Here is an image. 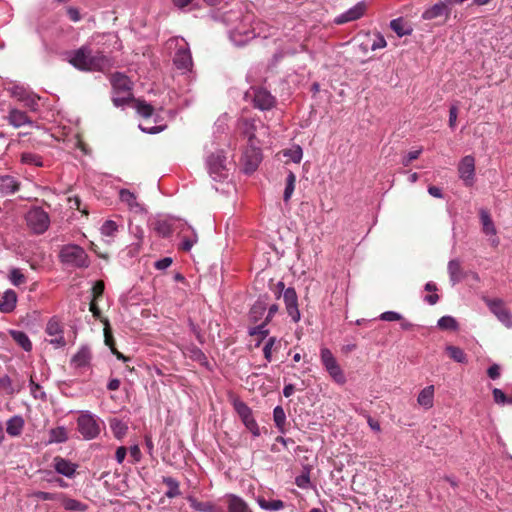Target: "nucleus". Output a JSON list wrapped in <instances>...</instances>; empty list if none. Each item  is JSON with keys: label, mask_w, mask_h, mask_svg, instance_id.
Returning <instances> with one entry per match:
<instances>
[{"label": "nucleus", "mask_w": 512, "mask_h": 512, "mask_svg": "<svg viewBox=\"0 0 512 512\" xmlns=\"http://www.w3.org/2000/svg\"><path fill=\"white\" fill-rule=\"evenodd\" d=\"M66 60L76 69L85 72H102L111 66V60L103 52H94L89 45L66 53Z\"/></svg>", "instance_id": "nucleus-1"}, {"label": "nucleus", "mask_w": 512, "mask_h": 512, "mask_svg": "<svg viewBox=\"0 0 512 512\" xmlns=\"http://www.w3.org/2000/svg\"><path fill=\"white\" fill-rule=\"evenodd\" d=\"M224 21L230 26L229 37L236 46H243L255 38L254 15L240 10L229 11L224 15Z\"/></svg>", "instance_id": "nucleus-2"}, {"label": "nucleus", "mask_w": 512, "mask_h": 512, "mask_svg": "<svg viewBox=\"0 0 512 512\" xmlns=\"http://www.w3.org/2000/svg\"><path fill=\"white\" fill-rule=\"evenodd\" d=\"M167 44L169 49H176L173 57V63L176 68L183 72L190 71L193 61L188 43L183 38L175 37L170 39Z\"/></svg>", "instance_id": "nucleus-3"}, {"label": "nucleus", "mask_w": 512, "mask_h": 512, "mask_svg": "<svg viewBox=\"0 0 512 512\" xmlns=\"http://www.w3.org/2000/svg\"><path fill=\"white\" fill-rule=\"evenodd\" d=\"M60 259L63 263L77 267L86 268L89 266V258L85 250L75 244H68L61 248Z\"/></svg>", "instance_id": "nucleus-4"}, {"label": "nucleus", "mask_w": 512, "mask_h": 512, "mask_svg": "<svg viewBox=\"0 0 512 512\" xmlns=\"http://www.w3.org/2000/svg\"><path fill=\"white\" fill-rule=\"evenodd\" d=\"M320 359L323 367L332 380L339 385H344L347 381L345 373L331 350L327 347H322L320 350Z\"/></svg>", "instance_id": "nucleus-5"}, {"label": "nucleus", "mask_w": 512, "mask_h": 512, "mask_svg": "<svg viewBox=\"0 0 512 512\" xmlns=\"http://www.w3.org/2000/svg\"><path fill=\"white\" fill-rule=\"evenodd\" d=\"M79 433L86 440L96 438L100 434V420L89 411H82L77 419Z\"/></svg>", "instance_id": "nucleus-6"}, {"label": "nucleus", "mask_w": 512, "mask_h": 512, "mask_svg": "<svg viewBox=\"0 0 512 512\" xmlns=\"http://www.w3.org/2000/svg\"><path fill=\"white\" fill-rule=\"evenodd\" d=\"M27 226L35 234H43L50 226L49 214L41 207H32L25 216Z\"/></svg>", "instance_id": "nucleus-7"}, {"label": "nucleus", "mask_w": 512, "mask_h": 512, "mask_svg": "<svg viewBox=\"0 0 512 512\" xmlns=\"http://www.w3.org/2000/svg\"><path fill=\"white\" fill-rule=\"evenodd\" d=\"M225 156L222 151L211 154L207 160V168L211 178L215 181H221L227 178V168L225 165Z\"/></svg>", "instance_id": "nucleus-8"}, {"label": "nucleus", "mask_w": 512, "mask_h": 512, "mask_svg": "<svg viewBox=\"0 0 512 512\" xmlns=\"http://www.w3.org/2000/svg\"><path fill=\"white\" fill-rule=\"evenodd\" d=\"M233 407L245 427L252 433V435L254 437L260 436V429L253 416L251 408L248 407L246 403L238 399L234 400Z\"/></svg>", "instance_id": "nucleus-9"}, {"label": "nucleus", "mask_w": 512, "mask_h": 512, "mask_svg": "<svg viewBox=\"0 0 512 512\" xmlns=\"http://www.w3.org/2000/svg\"><path fill=\"white\" fill-rule=\"evenodd\" d=\"M239 128L242 133L248 138L249 145L251 144H260L261 140L257 138L256 132L260 130V135L268 134V127H266L261 122H256L254 119H242L239 122Z\"/></svg>", "instance_id": "nucleus-10"}, {"label": "nucleus", "mask_w": 512, "mask_h": 512, "mask_svg": "<svg viewBox=\"0 0 512 512\" xmlns=\"http://www.w3.org/2000/svg\"><path fill=\"white\" fill-rule=\"evenodd\" d=\"M485 303L505 327L512 329V313L507 309L503 300L485 299Z\"/></svg>", "instance_id": "nucleus-11"}, {"label": "nucleus", "mask_w": 512, "mask_h": 512, "mask_svg": "<svg viewBox=\"0 0 512 512\" xmlns=\"http://www.w3.org/2000/svg\"><path fill=\"white\" fill-rule=\"evenodd\" d=\"M459 178L466 187H471L475 182V159L471 155L463 157L458 164Z\"/></svg>", "instance_id": "nucleus-12"}, {"label": "nucleus", "mask_w": 512, "mask_h": 512, "mask_svg": "<svg viewBox=\"0 0 512 512\" xmlns=\"http://www.w3.org/2000/svg\"><path fill=\"white\" fill-rule=\"evenodd\" d=\"M136 111L145 120L139 124V128L148 134H156L164 129V126H149L147 124L148 119L153 115V107L145 101L138 100L135 105Z\"/></svg>", "instance_id": "nucleus-13"}, {"label": "nucleus", "mask_w": 512, "mask_h": 512, "mask_svg": "<svg viewBox=\"0 0 512 512\" xmlns=\"http://www.w3.org/2000/svg\"><path fill=\"white\" fill-rule=\"evenodd\" d=\"M479 218L482 226V232L489 236V242L493 247H497L500 244V240L497 237V229L492 220V217L487 209L481 208L479 210Z\"/></svg>", "instance_id": "nucleus-14"}, {"label": "nucleus", "mask_w": 512, "mask_h": 512, "mask_svg": "<svg viewBox=\"0 0 512 512\" xmlns=\"http://www.w3.org/2000/svg\"><path fill=\"white\" fill-rule=\"evenodd\" d=\"M45 332L50 337L48 341L54 346V348H61L66 345V341L63 336V327L56 318H51L48 321Z\"/></svg>", "instance_id": "nucleus-15"}, {"label": "nucleus", "mask_w": 512, "mask_h": 512, "mask_svg": "<svg viewBox=\"0 0 512 512\" xmlns=\"http://www.w3.org/2000/svg\"><path fill=\"white\" fill-rule=\"evenodd\" d=\"M262 160L259 144H251L243 155L244 170L246 173H252L256 170Z\"/></svg>", "instance_id": "nucleus-16"}, {"label": "nucleus", "mask_w": 512, "mask_h": 512, "mask_svg": "<svg viewBox=\"0 0 512 512\" xmlns=\"http://www.w3.org/2000/svg\"><path fill=\"white\" fill-rule=\"evenodd\" d=\"M176 233L181 238L180 248L184 251H190L198 241L196 231L183 220Z\"/></svg>", "instance_id": "nucleus-17"}, {"label": "nucleus", "mask_w": 512, "mask_h": 512, "mask_svg": "<svg viewBox=\"0 0 512 512\" xmlns=\"http://www.w3.org/2000/svg\"><path fill=\"white\" fill-rule=\"evenodd\" d=\"M283 300L288 315L293 322L297 323L300 320V311L298 309V296L295 289L292 287L287 288L284 291Z\"/></svg>", "instance_id": "nucleus-18"}, {"label": "nucleus", "mask_w": 512, "mask_h": 512, "mask_svg": "<svg viewBox=\"0 0 512 512\" xmlns=\"http://www.w3.org/2000/svg\"><path fill=\"white\" fill-rule=\"evenodd\" d=\"M253 103L260 110H269L275 105V98L266 89L258 88L253 90Z\"/></svg>", "instance_id": "nucleus-19"}, {"label": "nucleus", "mask_w": 512, "mask_h": 512, "mask_svg": "<svg viewBox=\"0 0 512 512\" xmlns=\"http://www.w3.org/2000/svg\"><path fill=\"white\" fill-rule=\"evenodd\" d=\"M181 224L182 220L180 219H159L154 223V229L160 236L167 237L170 234L177 232Z\"/></svg>", "instance_id": "nucleus-20"}, {"label": "nucleus", "mask_w": 512, "mask_h": 512, "mask_svg": "<svg viewBox=\"0 0 512 512\" xmlns=\"http://www.w3.org/2000/svg\"><path fill=\"white\" fill-rule=\"evenodd\" d=\"M12 94L17 100L22 102L23 105L29 108L31 111L38 110L39 97H37L35 94L27 92L22 87H15L12 91Z\"/></svg>", "instance_id": "nucleus-21"}, {"label": "nucleus", "mask_w": 512, "mask_h": 512, "mask_svg": "<svg viewBox=\"0 0 512 512\" xmlns=\"http://www.w3.org/2000/svg\"><path fill=\"white\" fill-rule=\"evenodd\" d=\"M53 467L58 474L72 478L75 475L78 466L65 458L56 456L53 459Z\"/></svg>", "instance_id": "nucleus-22"}, {"label": "nucleus", "mask_w": 512, "mask_h": 512, "mask_svg": "<svg viewBox=\"0 0 512 512\" xmlns=\"http://www.w3.org/2000/svg\"><path fill=\"white\" fill-rule=\"evenodd\" d=\"M119 198L128 209L134 213H143L145 209L142 204L137 201L136 195L128 189H121L119 191Z\"/></svg>", "instance_id": "nucleus-23"}, {"label": "nucleus", "mask_w": 512, "mask_h": 512, "mask_svg": "<svg viewBox=\"0 0 512 512\" xmlns=\"http://www.w3.org/2000/svg\"><path fill=\"white\" fill-rule=\"evenodd\" d=\"M366 10V4L364 2H359L354 5L352 8L347 10L345 13L341 14L337 17L336 22L338 24L350 22L361 18Z\"/></svg>", "instance_id": "nucleus-24"}, {"label": "nucleus", "mask_w": 512, "mask_h": 512, "mask_svg": "<svg viewBox=\"0 0 512 512\" xmlns=\"http://www.w3.org/2000/svg\"><path fill=\"white\" fill-rule=\"evenodd\" d=\"M225 500L228 512H252L247 502L238 495L226 494Z\"/></svg>", "instance_id": "nucleus-25"}, {"label": "nucleus", "mask_w": 512, "mask_h": 512, "mask_svg": "<svg viewBox=\"0 0 512 512\" xmlns=\"http://www.w3.org/2000/svg\"><path fill=\"white\" fill-rule=\"evenodd\" d=\"M450 14V10L448 8V3L445 2H438L434 4L433 6L427 8L423 14L422 18L424 20H433L441 16H448Z\"/></svg>", "instance_id": "nucleus-26"}, {"label": "nucleus", "mask_w": 512, "mask_h": 512, "mask_svg": "<svg viewBox=\"0 0 512 512\" xmlns=\"http://www.w3.org/2000/svg\"><path fill=\"white\" fill-rule=\"evenodd\" d=\"M25 421L22 416L14 415L6 422V432L11 437H18L22 434Z\"/></svg>", "instance_id": "nucleus-27"}, {"label": "nucleus", "mask_w": 512, "mask_h": 512, "mask_svg": "<svg viewBox=\"0 0 512 512\" xmlns=\"http://www.w3.org/2000/svg\"><path fill=\"white\" fill-rule=\"evenodd\" d=\"M104 324V341L105 344L110 348L111 352L116 356L117 359L122 360L124 362L128 361V358L123 355L121 352H119L114 347V339L112 336L109 320L104 318L101 320Z\"/></svg>", "instance_id": "nucleus-28"}, {"label": "nucleus", "mask_w": 512, "mask_h": 512, "mask_svg": "<svg viewBox=\"0 0 512 512\" xmlns=\"http://www.w3.org/2000/svg\"><path fill=\"white\" fill-rule=\"evenodd\" d=\"M111 85L114 92L131 93V81L122 73H115L112 75Z\"/></svg>", "instance_id": "nucleus-29"}, {"label": "nucleus", "mask_w": 512, "mask_h": 512, "mask_svg": "<svg viewBox=\"0 0 512 512\" xmlns=\"http://www.w3.org/2000/svg\"><path fill=\"white\" fill-rule=\"evenodd\" d=\"M7 120L9 124L15 128H20L24 125L32 123V121L29 119L25 112L18 110L16 108H12L9 110Z\"/></svg>", "instance_id": "nucleus-30"}, {"label": "nucleus", "mask_w": 512, "mask_h": 512, "mask_svg": "<svg viewBox=\"0 0 512 512\" xmlns=\"http://www.w3.org/2000/svg\"><path fill=\"white\" fill-rule=\"evenodd\" d=\"M277 28L263 20H255L254 23V34L255 38L260 37L267 39L276 34Z\"/></svg>", "instance_id": "nucleus-31"}, {"label": "nucleus", "mask_w": 512, "mask_h": 512, "mask_svg": "<svg viewBox=\"0 0 512 512\" xmlns=\"http://www.w3.org/2000/svg\"><path fill=\"white\" fill-rule=\"evenodd\" d=\"M434 392L435 388L433 385H429L423 388L417 397L418 405L426 410L431 409L434 405Z\"/></svg>", "instance_id": "nucleus-32"}, {"label": "nucleus", "mask_w": 512, "mask_h": 512, "mask_svg": "<svg viewBox=\"0 0 512 512\" xmlns=\"http://www.w3.org/2000/svg\"><path fill=\"white\" fill-rule=\"evenodd\" d=\"M17 296L13 290H7L0 297V311L9 313L13 311L16 306Z\"/></svg>", "instance_id": "nucleus-33"}, {"label": "nucleus", "mask_w": 512, "mask_h": 512, "mask_svg": "<svg viewBox=\"0 0 512 512\" xmlns=\"http://www.w3.org/2000/svg\"><path fill=\"white\" fill-rule=\"evenodd\" d=\"M91 352L87 347H82L72 358V364L76 368H86L90 365Z\"/></svg>", "instance_id": "nucleus-34"}, {"label": "nucleus", "mask_w": 512, "mask_h": 512, "mask_svg": "<svg viewBox=\"0 0 512 512\" xmlns=\"http://www.w3.org/2000/svg\"><path fill=\"white\" fill-rule=\"evenodd\" d=\"M190 507L198 512H220L216 505L210 501L202 502L193 496H188Z\"/></svg>", "instance_id": "nucleus-35"}, {"label": "nucleus", "mask_w": 512, "mask_h": 512, "mask_svg": "<svg viewBox=\"0 0 512 512\" xmlns=\"http://www.w3.org/2000/svg\"><path fill=\"white\" fill-rule=\"evenodd\" d=\"M19 184L12 176H0V193L9 195L18 190Z\"/></svg>", "instance_id": "nucleus-36"}, {"label": "nucleus", "mask_w": 512, "mask_h": 512, "mask_svg": "<svg viewBox=\"0 0 512 512\" xmlns=\"http://www.w3.org/2000/svg\"><path fill=\"white\" fill-rule=\"evenodd\" d=\"M62 506L68 511L85 512L88 506L76 499L66 497L64 494H59Z\"/></svg>", "instance_id": "nucleus-37"}, {"label": "nucleus", "mask_w": 512, "mask_h": 512, "mask_svg": "<svg viewBox=\"0 0 512 512\" xmlns=\"http://www.w3.org/2000/svg\"><path fill=\"white\" fill-rule=\"evenodd\" d=\"M448 274L452 284L460 282L463 278L462 268L459 260L453 259L448 263Z\"/></svg>", "instance_id": "nucleus-38"}, {"label": "nucleus", "mask_w": 512, "mask_h": 512, "mask_svg": "<svg viewBox=\"0 0 512 512\" xmlns=\"http://www.w3.org/2000/svg\"><path fill=\"white\" fill-rule=\"evenodd\" d=\"M162 481L168 487V490L165 493L168 498H175L181 495L179 482L175 478L165 476Z\"/></svg>", "instance_id": "nucleus-39"}, {"label": "nucleus", "mask_w": 512, "mask_h": 512, "mask_svg": "<svg viewBox=\"0 0 512 512\" xmlns=\"http://www.w3.org/2000/svg\"><path fill=\"white\" fill-rule=\"evenodd\" d=\"M13 340L26 352L31 351L32 343L26 333L22 331L12 330L10 332Z\"/></svg>", "instance_id": "nucleus-40"}, {"label": "nucleus", "mask_w": 512, "mask_h": 512, "mask_svg": "<svg viewBox=\"0 0 512 512\" xmlns=\"http://www.w3.org/2000/svg\"><path fill=\"white\" fill-rule=\"evenodd\" d=\"M256 501L259 507L266 511H280L284 508V502L279 499L268 501L263 497H258Z\"/></svg>", "instance_id": "nucleus-41"}, {"label": "nucleus", "mask_w": 512, "mask_h": 512, "mask_svg": "<svg viewBox=\"0 0 512 512\" xmlns=\"http://www.w3.org/2000/svg\"><path fill=\"white\" fill-rule=\"evenodd\" d=\"M390 28L399 36H407L412 33V29L404 22L402 18L393 19L390 22Z\"/></svg>", "instance_id": "nucleus-42"}, {"label": "nucleus", "mask_w": 512, "mask_h": 512, "mask_svg": "<svg viewBox=\"0 0 512 512\" xmlns=\"http://www.w3.org/2000/svg\"><path fill=\"white\" fill-rule=\"evenodd\" d=\"M68 439V434L63 426L53 428L49 431V443H63Z\"/></svg>", "instance_id": "nucleus-43"}, {"label": "nucleus", "mask_w": 512, "mask_h": 512, "mask_svg": "<svg viewBox=\"0 0 512 512\" xmlns=\"http://www.w3.org/2000/svg\"><path fill=\"white\" fill-rule=\"evenodd\" d=\"M295 184H296V175L292 171H289V173L287 174V177H286L285 189H284V194H283V200L285 202H288L291 199L293 192L295 190Z\"/></svg>", "instance_id": "nucleus-44"}, {"label": "nucleus", "mask_w": 512, "mask_h": 512, "mask_svg": "<svg viewBox=\"0 0 512 512\" xmlns=\"http://www.w3.org/2000/svg\"><path fill=\"white\" fill-rule=\"evenodd\" d=\"M266 303L262 300H258L250 309L249 317L252 321H259L266 311Z\"/></svg>", "instance_id": "nucleus-45"}, {"label": "nucleus", "mask_w": 512, "mask_h": 512, "mask_svg": "<svg viewBox=\"0 0 512 512\" xmlns=\"http://www.w3.org/2000/svg\"><path fill=\"white\" fill-rule=\"evenodd\" d=\"M273 420L276 427L281 433H284V426L286 422V414L281 406H276L273 410Z\"/></svg>", "instance_id": "nucleus-46"}, {"label": "nucleus", "mask_w": 512, "mask_h": 512, "mask_svg": "<svg viewBox=\"0 0 512 512\" xmlns=\"http://www.w3.org/2000/svg\"><path fill=\"white\" fill-rule=\"evenodd\" d=\"M446 351L455 362H457V363H466L467 362V356L461 348L449 345L446 347Z\"/></svg>", "instance_id": "nucleus-47"}, {"label": "nucleus", "mask_w": 512, "mask_h": 512, "mask_svg": "<svg viewBox=\"0 0 512 512\" xmlns=\"http://www.w3.org/2000/svg\"><path fill=\"white\" fill-rule=\"evenodd\" d=\"M110 427H111V430H112L114 436L117 439L123 438L128 430L127 425L118 419H113L110 422Z\"/></svg>", "instance_id": "nucleus-48"}, {"label": "nucleus", "mask_w": 512, "mask_h": 512, "mask_svg": "<svg viewBox=\"0 0 512 512\" xmlns=\"http://www.w3.org/2000/svg\"><path fill=\"white\" fill-rule=\"evenodd\" d=\"M437 325L442 330L455 331L458 329V323H457L456 319L449 315L441 317L438 320Z\"/></svg>", "instance_id": "nucleus-49"}, {"label": "nucleus", "mask_w": 512, "mask_h": 512, "mask_svg": "<svg viewBox=\"0 0 512 512\" xmlns=\"http://www.w3.org/2000/svg\"><path fill=\"white\" fill-rule=\"evenodd\" d=\"M15 392L11 378L8 375L0 377V396L13 395Z\"/></svg>", "instance_id": "nucleus-50"}, {"label": "nucleus", "mask_w": 512, "mask_h": 512, "mask_svg": "<svg viewBox=\"0 0 512 512\" xmlns=\"http://www.w3.org/2000/svg\"><path fill=\"white\" fill-rule=\"evenodd\" d=\"M21 162L27 165H34L37 167H41L43 165L42 158L31 152H24L21 155Z\"/></svg>", "instance_id": "nucleus-51"}, {"label": "nucleus", "mask_w": 512, "mask_h": 512, "mask_svg": "<svg viewBox=\"0 0 512 512\" xmlns=\"http://www.w3.org/2000/svg\"><path fill=\"white\" fill-rule=\"evenodd\" d=\"M101 234L105 237H114L116 232L118 231V225L113 220H106L101 228Z\"/></svg>", "instance_id": "nucleus-52"}, {"label": "nucleus", "mask_w": 512, "mask_h": 512, "mask_svg": "<svg viewBox=\"0 0 512 512\" xmlns=\"http://www.w3.org/2000/svg\"><path fill=\"white\" fill-rule=\"evenodd\" d=\"M424 288L428 292H433L432 294L425 296L424 300L430 305H435L439 300L438 294L435 293L437 291L436 284L433 282H427Z\"/></svg>", "instance_id": "nucleus-53"}, {"label": "nucleus", "mask_w": 512, "mask_h": 512, "mask_svg": "<svg viewBox=\"0 0 512 512\" xmlns=\"http://www.w3.org/2000/svg\"><path fill=\"white\" fill-rule=\"evenodd\" d=\"M9 279L14 286H20L26 282L25 276L17 268H14L10 271Z\"/></svg>", "instance_id": "nucleus-54"}, {"label": "nucleus", "mask_w": 512, "mask_h": 512, "mask_svg": "<svg viewBox=\"0 0 512 512\" xmlns=\"http://www.w3.org/2000/svg\"><path fill=\"white\" fill-rule=\"evenodd\" d=\"M132 94L125 92H114L113 103L115 106H123L131 100Z\"/></svg>", "instance_id": "nucleus-55"}, {"label": "nucleus", "mask_w": 512, "mask_h": 512, "mask_svg": "<svg viewBox=\"0 0 512 512\" xmlns=\"http://www.w3.org/2000/svg\"><path fill=\"white\" fill-rule=\"evenodd\" d=\"M267 323L268 322L264 321L262 324L250 328L249 335H251V336L259 335L261 337V339H264L269 333L268 329L266 328Z\"/></svg>", "instance_id": "nucleus-56"}, {"label": "nucleus", "mask_w": 512, "mask_h": 512, "mask_svg": "<svg viewBox=\"0 0 512 512\" xmlns=\"http://www.w3.org/2000/svg\"><path fill=\"white\" fill-rule=\"evenodd\" d=\"M30 390L34 398L44 399L46 397L45 392L42 390L41 386L34 381L32 376L30 377Z\"/></svg>", "instance_id": "nucleus-57"}, {"label": "nucleus", "mask_w": 512, "mask_h": 512, "mask_svg": "<svg viewBox=\"0 0 512 512\" xmlns=\"http://www.w3.org/2000/svg\"><path fill=\"white\" fill-rule=\"evenodd\" d=\"M284 155L289 157L294 163H299L302 160L303 152L300 146H296L285 152Z\"/></svg>", "instance_id": "nucleus-58"}, {"label": "nucleus", "mask_w": 512, "mask_h": 512, "mask_svg": "<svg viewBox=\"0 0 512 512\" xmlns=\"http://www.w3.org/2000/svg\"><path fill=\"white\" fill-rule=\"evenodd\" d=\"M295 484L301 489H308L311 486L309 473H302L295 478Z\"/></svg>", "instance_id": "nucleus-59"}, {"label": "nucleus", "mask_w": 512, "mask_h": 512, "mask_svg": "<svg viewBox=\"0 0 512 512\" xmlns=\"http://www.w3.org/2000/svg\"><path fill=\"white\" fill-rule=\"evenodd\" d=\"M276 342L275 337H270L263 347L264 357L268 362L272 360V348Z\"/></svg>", "instance_id": "nucleus-60"}, {"label": "nucleus", "mask_w": 512, "mask_h": 512, "mask_svg": "<svg viewBox=\"0 0 512 512\" xmlns=\"http://www.w3.org/2000/svg\"><path fill=\"white\" fill-rule=\"evenodd\" d=\"M421 153H422V149L421 148L408 152L407 155L402 158V164L404 166L410 165V163L413 160H416L420 156Z\"/></svg>", "instance_id": "nucleus-61"}, {"label": "nucleus", "mask_w": 512, "mask_h": 512, "mask_svg": "<svg viewBox=\"0 0 512 512\" xmlns=\"http://www.w3.org/2000/svg\"><path fill=\"white\" fill-rule=\"evenodd\" d=\"M379 318L383 321H400L402 320V315L395 311H386L383 312Z\"/></svg>", "instance_id": "nucleus-62"}, {"label": "nucleus", "mask_w": 512, "mask_h": 512, "mask_svg": "<svg viewBox=\"0 0 512 512\" xmlns=\"http://www.w3.org/2000/svg\"><path fill=\"white\" fill-rule=\"evenodd\" d=\"M386 46H387V42H386L384 36L380 33H377L376 38L374 39V41L371 45V50L375 51L378 49L385 48Z\"/></svg>", "instance_id": "nucleus-63"}, {"label": "nucleus", "mask_w": 512, "mask_h": 512, "mask_svg": "<svg viewBox=\"0 0 512 512\" xmlns=\"http://www.w3.org/2000/svg\"><path fill=\"white\" fill-rule=\"evenodd\" d=\"M33 496L37 499L44 500V501L59 499V495L49 493V492H44V491L34 492Z\"/></svg>", "instance_id": "nucleus-64"}]
</instances>
